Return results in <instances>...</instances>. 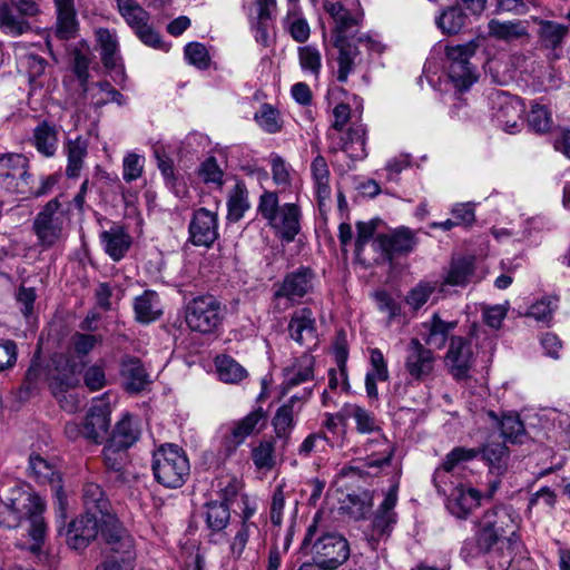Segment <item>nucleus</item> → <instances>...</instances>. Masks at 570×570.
I'll list each match as a JSON object with an SVG mask.
<instances>
[{
	"mask_svg": "<svg viewBox=\"0 0 570 570\" xmlns=\"http://www.w3.org/2000/svg\"><path fill=\"white\" fill-rule=\"evenodd\" d=\"M337 417L353 419L360 434L372 435L364 443V450L370 452L367 458L355 464L343 466L340 470V475L361 479L379 475L383 468L391 464L394 446L383 434L375 415L357 404L346 403L341 409Z\"/></svg>",
	"mask_w": 570,
	"mask_h": 570,
	"instance_id": "f257e3e1",
	"label": "nucleus"
},
{
	"mask_svg": "<svg viewBox=\"0 0 570 570\" xmlns=\"http://www.w3.org/2000/svg\"><path fill=\"white\" fill-rule=\"evenodd\" d=\"M521 521L511 505L501 504L485 510L478 520L474 538L464 541L461 554L465 559L474 558L489 553L500 542L512 544L519 539Z\"/></svg>",
	"mask_w": 570,
	"mask_h": 570,
	"instance_id": "f03ea898",
	"label": "nucleus"
},
{
	"mask_svg": "<svg viewBox=\"0 0 570 570\" xmlns=\"http://www.w3.org/2000/svg\"><path fill=\"white\" fill-rule=\"evenodd\" d=\"M318 514L308 525L302 548L308 549L313 561L325 570H333L343 564L350 557L347 540L337 532H318Z\"/></svg>",
	"mask_w": 570,
	"mask_h": 570,
	"instance_id": "7ed1b4c3",
	"label": "nucleus"
},
{
	"mask_svg": "<svg viewBox=\"0 0 570 570\" xmlns=\"http://www.w3.org/2000/svg\"><path fill=\"white\" fill-rule=\"evenodd\" d=\"M85 366L86 361H77L67 354H56L48 367L49 387L60 406L68 412H75L78 409L76 397L68 392L78 386L79 374Z\"/></svg>",
	"mask_w": 570,
	"mask_h": 570,
	"instance_id": "20e7f679",
	"label": "nucleus"
},
{
	"mask_svg": "<svg viewBox=\"0 0 570 570\" xmlns=\"http://www.w3.org/2000/svg\"><path fill=\"white\" fill-rule=\"evenodd\" d=\"M32 233L41 250H49L65 244L69 235V218L58 198L43 205L32 220Z\"/></svg>",
	"mask_w": 570,
	"mask_h": 570,
	"instance_id": "39448f33",
	"label": "nucleus"
},
{
	"mask_svg": "<svg viewBox=\"0 0 570 570\" xmlns=\"http://www.w3.org/2000/svg\"><path fill=\"white\" fill-rule=\"evenodd\" d=\"M151 469L158 483L176 489L185 483L190 465L181 448L175 444H163L153 453Z\"/></svg>",
	"mask_w": 570,
	"mask_h": 570,
	"instance_id": "423d86ee",
	"label": "nucleus"
},
{
	"mask_svg": "<svg viewBox=\"0 0 570 570\" xmlns=\"http://www.w3.org/2000/svg\"><path fill=\"white\" fill-rule=\"evenodd\" d=\"M481 39L472 38L463 43L446 46L449 78L459 90L469 89L478 80V72L471 60L481 47Z\"/></svg>",
	"mask_w": 570,
	"mask_h": 570,
	"instance_id": "0eeeda50",
	"label": "nucleus"
},
{
	"mask_svg": "<svg viewBox=\"0 0 570 570\" xmlns=\"http://www.w3.org/2000/svg\"><path fill=\"white\" fill-rule=\"evenodd\" d=\"M315 278V273L309 267H298L287 273L282 282L274 284L275 309L284 312L313 293Z\"/></svg>",
	"mask_w": 570,
	"mask_h": 570,
	"instance_id": "6e6552de",
	"label": "nucleus"
},
{
	"mask_svg": "<svg viewBox=\"0 0 570 570\" xmlns=\"http://www.w3.org/2000/svg\"><path fill=\"white\" fill-rule=\"evenodd\" d=\"M224 308L213 295L193 298L186 306L185 321L189 330L200 334L214 333L222 324Z\"/></svg>",
	"mask_w": 570,
	"mask_h": 570,
	"instance_id": "1a4fd4ad",
	"label": "nucleus"
},
{
	"mask_svg": "<svg viewBox=\"0 0 570 570\" xmlns=\"http://www.w3.org/2000/svg\"><path fill=\"white\" fill-rule=\"evenodd\" d=\"M29 474L39 484H48L55 494L57 517L63 523L67 518V498L62 490L61 476L56 466L39 454L29 458Z\"/></svg>",
	"mask_w": 570,
	"mask_h": 570,
	"instance_id": "9d476101",
	"label": "nucleus"
},
{
	"mask_svg": "<svg viewBox=\"0 0 570 570\" xmlns=\"http://www.w3.org/2000/svg\"><path fill=\"white\" fill-rule=\"evenodd\" d=\"M266 424V414L258 407L246 416L233 421L222 438V446L226 455H232L245 440L258 433Z\"/></svg>",
	"mask_w": 570,
	"mask_h": 570,
	"instance_id": "9b49d317",
	"label": "nucleus"
},
{
	"mask_svg": "<svg viewBox=\"0 0 570 570\" xmlns=\"http://www.w3.org/2000/svg\"><path fill=\"white\" fill-rule=\"evenodd\" d=\"M444 363L455 380H466L475 363V351L471 338L451 336Z\"/></svg>",
	"mask_w": 570,
	"mask_h": 570,
	"instance_id": "f8f14e48",
	"label": "nucleus"
},
{
	"mask_svg": "<svg viewBox=\"0 0 570 570\" xmlns=\"http://www.w3.org/2000/svg\"><path fill=\"white\" fill-rule=\"evenodd\" d=\"M372 246L380 253L376 262H392L394 255H407L415 248V233L407 227H400L387 234H379Z\"/></svg>",
	"mask_w": 570,
	"mask_h": 570,
	"instance_id": "ddd939ff",
	"label": "nucleus"
},
{
	"mask_svg": "<svg viewBox=\"0 0 570 570\" xmlns=\"http://www.w3.org/2000/svg\"><path fill=\"white\" fill-rule=\"evenodd\" d=\"M493 119L499 127L509 134H513L522 126L524 105L515 96L508 92H497L492 98Z\"/></svg>",
	"mask_w": 570,
	"mask_h": 570,
	"instance_id": "4468645a",
	"label": "nucleus"
},
{
	"mask_svg": "<svg viewBox=\"0 0 570 570\" xmlns=\"http://www.w3.org/2000/svg\"><path fill=\"white\" fill-rule=\"evenodd\" d=\"M8 3L0 4V29L4 33H28L29 23L22 16H33L38 12V4L35 0H10Z\"/></svg>",
	"mask_w": 570,
	"mask_h": 570,
	"instance_id": "2eb2a0df",
	"label": "nucleus"
},
{
	"mask_svg": "<svg viewBox=\"0 0 570 570\" xmlns=\"http://www.w3.org/2000/svg\"><path fill=\"white\" fill-rule=\"evenodd\" d=\"M436 356L431 348L425 347L419 338H412L406 350L404 367L410 377L423 382L432 376Z\"/></svg>",
	"mask_w": 570,
	"mask_h": 570,
	"instance_id": "dca6fc26",
	"label": "nucleus"
},
{
	"mask_svg": "<svg viewBox=\"0 0 570 570\" xmlns=\"http://www.w3.org/2000/svg\"><path fill=\"white\" fill-rule=\"evenodd\" d=\"M99 530H102L101 517L85 512L68 524L66 542L71 549L82 550L96 539Z\"/></svg>",
	"mask_w": 570,
	"mask_h": 570,
	"instance_id": "f3484780",
	"label": "nucleus"
},
{
	"mask_svg": "<svg viewBox=\"0 0 570 570\" xmlns=\"http://www.w3.org/2000/svg\"><path fill=\"white\" fill-rule=\"evenodd\" d=\"M6 507L11 518L8 525L18 527L26 513L45 511L46 505L38 494L29 492L23 487L16 485L6 498Z\"/></svg>",
	"mask_w": 570,
	"mask_h": 570,
	"instance_id": "a211bd4d",
	"label": "nucleus"
},
{
	"mask_svg": "<svg viewBox=\"0 0 570 570\" xmlns=\"http://www.w3.org/2000/svg\"><path fill=\"white\" fill-rule=\"evenodd\" d=\"M287 331L289 337L301 346H316L318 342L316 318L313 311L307 307L295 309L289 318Z\"/></svg>",
	"mask_w": 570,
	"mask_h": 570,
	"instance_id": "6ab92c4d",
	"label": "nucleus"
},
{
	"mask_svg": "<svg viewBox=\"0 0 570 570\" xmlns=\"http://www.w3.org/2000/svg\"><path fill=\"white\" fill-rule=\"evenodd\" d=\"M101 535L109 547L110 556L127 559L130 554L131 559L136 560L134 539L116 517H107L104 520Z\"/></svg>",
	"mask_w": 570,
	"mask_h": 570,
	"instance_id": "aec40b11",
	"label": "nucleus"
},
{
	"mask_svg": "<svg viewBox=\"0 0 570 570\" xmlns=\"http://www.w3.org/2000/svg\"><path fill=\"white\" fill-rule=\"evenodd\" d=\"M189 239L196 246L209 247L218 237V219L214 212L204 207L194 212L188 227Z\"/></svg>",
	"mask_w": 570,
	"mask_h": 570,
	"instance_id": "412c9836",
	"label": "nucleus"
},
{
	"mask_svg": "<svg viewBox=\"0 0 570 570\" xmlns=\"http://www.w3.org/2000/svg\"><path fill=\"white\" fill-rule=\"evenodd\" d=\"M110 406L99 400L89 409L83 422V436L95 443H102L109 435Z\"/></svg>",
	"mask_w": 570,
	"mask_h": 570,
	"instance_id": "4be33fe9",
	"label": "nucleus"
},
{
	"mask_svg": "<svg viewBox=\"0 0 570 570\" xmlns=\"http://www.w3.org/2000/svg\"><path fill=\"white\" fill-rule=\"evenodd\" d=\"M458 326L456 321H444L439 313H434L430 320L421 324V335L425 345L435 350L445 346L449 334Z\"/></svg>",
	"mask_w": 570,
	"mask_h": 570,
	"instance_id": "5701e85b",
	"label": "nucleus"
},
{
	"mask_svg": "<svg viewBox=\"0 0 570 570\" xmlns=\"http://www.w3.org/2000/svg\"><path fill=\"white\" fill-rule=\"evenodd\" d=\"M299 209L295 204H284L267 223L286 242H292L299 232Z\"/></svg>",
	"mask_w": 570,
	"mask_h": 570,
	"instance_id": "b1692460",
	"label": "nucleus"
},
{
	"mask_svg": "<svg viewBox=\"0 0 570 570\" xmlns=\"http://www.w3.org/2000/svg\"><path fill=\"white\" fill-rule=\"evenodd\" d=\"M481 500L480 492L474 488L456 487L448 499L449 511L459 519H465Z\"/></svg>",
	"mask_w": 570,
	"mask_h": 570,
	"instance_id": "393cba45",
	"label": "nucleus"
},
{
	"mask_svg": "<svg viewBox=\"0 0 570 570\" xmlns=\"http://www.w3.org/2000/svg\"><path fill=\"white\" fill-rule=\"evenodd\" d=\"M354 38H335L334 48L337 50V71L336 78L340 82H345L355 69L360 51L356 43L352 42Z\"/></svg>",
	"mask_w": 570,
	"mask_h": 570,
	"instance_id": "a878e982",
	"label": "nucleus"
},
{
	"mask_svg": "<svg viewBox=\"0 0 570 570\" xmlns=\"http://www.w3.org/2000/svg\"><path fill=\"white\" fill-rule=\"evenodd\" d=\"M106 254L115 262L125 257L131 246V237L124 227L115 225L100 234Z\"/></svg>",
	"mask_w": 570,
	"mask_h": 570,
	"instance_id": "bb28decb",
	"label": "nucleus"
},
{
	"mask_svg": "<svg viewBox=\"0 0 570 570\" xmlns=\"http://www.w3.org/2000/svg\"><path fill=\"white\" fill-rule=\"evenodd\" d=\"M314 356L304 353L297 357L292 365L284 370V390L288 391L302 383L312 381L314 377Z\"/></svg>",
	"mask_w": 570,
	"mask_h": 570,
	"instance_id": "cd10ccee",
	"label": "nucleus"
},
{
	"mask_svg": "<svg viewBox=\"0 0 570 570\" xmlns=\"http://www.w3.org/2000/svg\"><path fill=\"white\" fill-rule=\"evenodd\" d=\"M478 453L479 452L475 449H466L462 446L454 448L450 453H448L441 468L434 473L433 481L438 492L446 494V489L442 485L443 479L446 474L454 471L461 463L473 460Z\"/></svg>",
	"mask_w": 570,
	"mask_h": 570,
	"instance_id": "c85d7f7f",
	"label": "nucleus"
},
{
	"mask_svg": "<svg viewBox=\"0 0 570 570\" xmlns=\"http://www.w3.org/2000/svg\"><path fill=\"white\" fill-rule=\"evenodd\" d=\"M135 320L141 324L157 321L163 314L159 295L147 289L134 299Z\"/></svg>",
	"mask_w": 570,
	"mask_h": 570,
	"instance_id": "c756f323",
	"label": "nucleus"
},
{
	"mask_svg": "<svg viewBox=\"0 0 570 570\" xmlns=\"http://www.w3.org/2000/svg\"><path fill=\"white\" fill-rule=\"evenodd\" d=\"M263 541L261 529L256 523L240 522L229 544L230 553L233 557L239 559L243 557L247 547L254 549L255 546H261Z\"/></svg>",
	"mask_w": 570,
	"mask_h": 570,
	"instance_id": "7c9ffc66",
	"label": "nucleus"
},
{
	"mask_svg": "<svg viewBox=\"0 0 570 570\" xmlns=\"http://www.w3.org/2000/svg\"><path fill=\"white\" fill-rule=\"evenodd\" d=\"M117 7L125 21L134 29L137 36L148 35L149 14L135 0H116Z\"/></svg>",
	"mask_w": 570,
	"mask_h": 570,
	"instance_id": "2f4dec72",
	"label": "nucleus"
},
{
	"mask_svg": "<svg viewBox=\"0 0 570 570\" xmlns=\"http://www.w3.org/2000/svg\"><path fill=\"white\" fill-rule=\"evenodd\" d=\"M82 502L85 512L97 513L101 517V522L107 517H115L109 513V501L106 498L101 487L95 482H87L82 489Z\"/></svg>",
	"mask_w": 570,
	"mask_h": 570,
	"instance_id": "473e14b6",
	"label": "nucleus"
},
{
	"mask_svg": "<svg viewBox=\"0 0 570 570\" xmlns=\"http://www.w3.org/2000/svg\"><path fill=\"white\" fill-rule=\"evenodd\" d=\"M474 267L471 258L461 257L453 259L445 277L440 283V293L445 292V286H465L473 275Z\"/></svg>",
	"mask_w": 570,
	"mask_h": 570,
	"instance_id": "72a5a7b5",
	"label": "nucleus"
},
{
	"mask_svg": "<svg viewBox=\"0 0 570 570\" xmlns=\"http://www.w3.org/2000/svg\"><path fill=\"white\" fill-rule=\"evenodd\" d=\"M397 502L396 488H391L386 493L383 502L379 507L373 520V527L380 534H385L396 522L394 508Z\"/></svg>",
	"mask_w": 570,
	"mask_h": 570,
	"instance_id": "f704fd0d",
	"label": "nucleus"
},
{
	"mask_svg": "<svg viewBox=\"0 0 570 570\" xmlns=\"http://www.w3.org/2000/svg\"><path fill=\"white\" fill-rule=\"evenodd\" d=\"M67 167L66 176L68 178H77L85 165L88 154V142L82 137H77L66 144Z\"/></svg>",
	"mask_w": 570,
	"mask_h": 570,
	"instance_id": "c9c22d12",
	"label": "nucleus"
},
{
	"mask_svg": "<svg viewBox=\"0 0 570 570\" xmlns=\"http://www.w3.org/2000/svg\"><path fill=\"white\" fill-rule=\"evenodd\" d=\"M120 373L126 389L130 392H140L148 383V375L137 358L124 360Z\"/></svg>",
	"mask_w": 570,
	"mask_h": 570,
	"instance_id": "e433bc0d",
	"label": "nucleus"
},
{
	"mask_svg": "<svg viewBox=\"0 0 570 570\" xmlns=\"http://www.w3.org/2000/svg\"><path fill=\"white\" fill-rule=\"evenodd\" d=\"M215 366L222 382L237 384L247 377L246 368L229 355H218L215 358Z\"/></svg>",
	"mask_w": 570,
	"mask_h": 570,
	"instance_id": "4c0bfd02",
	"label": "nucleus"
},
{
	"mask_svg": "<svg viewBox=\"0 0 570 570\" xmlns=\"http://www.w3.org/2000/svg\"><path fill=\"white\" fill-rule=\"evenodd\" d=\"M318 204H324L331 197L330 169L323 156H316L311 165Z\"/></svg>",
	"mask_w": 570,
	"mask_h": 570,
	"instance_id": "58836bf2",
	"label": "nucleus"
},
{
	"mask_svg": "<svg viewBox=\"0 0 570 570\" xmlns=\"http://www.w3.org/2000/svg\"><path fill=\"white\" fill-rule=\"evenodd\" d=\"M140 436L139 422L132 415L126 414L117 423L111 436V441L121 448H130Z\"/></svg>",
	"mask_w": 570,
	"mask_h": 570,
	"instance_id": "ea45409f",
	"label": "nucleus"
},
{
	"mask_svg": "<svg viewBox=\"0 0 570 570\" xmlns=\"http://www.w3.org/2000/svg\"><path fill=\"white\" fill-rule=\"evenodd\" d=\"M227 219L229 222H238L249 209L248 191L244 183L238 181L230 190L227 200Z\"/></svg>",
	"mask_w": 570,
	"mask_h": 570,
	"instance_id": "a19ab883",
	"label": "nucleus"
},
{
	"mask_svg": "<svg viewBox=\"0 0 570 570\" xmlns=\"http://www.w3.org/2000/svg\"><path fill=\"white\" fill-rule=\"evenodd\" d=\"M102 341L100 335L85 334L76 332L71 335L68 343V356L75 357L77 361L83 358Z\"/></svg>",
	"mask_w": 570,
	"mask_h": 570,
	"instance_id": "79ce46f5",
	"label": "nucleus"
},
{
	"mask_svg": "<svg viewBox=\"0 0 570 570\" xmlns=\"http://www.w3.org/2000/svg\"><path fill=\"white\" fill-rule=\"evenodd\" d=\"M33 142L37 150L46 157H51L57 150V131L47 122L36 127L33 131Z\"/></svg>",
	"mask_w": 570,
	"mask_h": 570,
	"instance_id": "37998d69",
	"label": "nucleus"
},
{
	"mask_svg": "<svg viewBox=\"0 0 570 570\" xmlns=\"http://www.w3.org/2000/svg\"><path fill=\"white\" fill-rule=\"evenodd\" d=\"M299 411L301 406L294 409L293 404H284L277 410L273 419V425L277 438L284 440L288 439L294 428V416L298 414Z\"/></svg>",
	"mask_w": 570,
	"mask_h": 570,
	"instance_id": "c03bdc74",
	"label": "nucleus"
},
{
	"mask_svg": "<svg viewBox=\"0 0 570 570\" xmlns=\"http://www.w3.org/2000/svg\"><path fill=\"white\" fill-rule=\"evenodd\" d=\"M57 7V27L61 35H70L77 31V19L72 0H55Z\"/></svg>",
	"mask_w": 570,
	"mask_h": 570,
	"instance_id": "a18cd8bd",
	"label": "nucleus"
},
{
	"mask_svg": "<svg viewBox=\"0 0 570 570\" xmlns=\"http://www.w3.org/2000/svg\"><path fill=\"white\" fill-rule=\"evenodd\" d=\"M206 523L213 531L224 530L230 520L229 507L226 503L213 501L206 504Z\"/></svg>",
	"mask_w": 570,
	"mask_h": 570,
	"instance_id": "49530a36",
	"label": "nucleus"
},
{
	"mask_svg": "<svg viewBox=\"0 0 570 570\" xmlns=\"http://www.w3.org/2000/svg\"><path fill=\"white\" fill-rule=\"evenodd\" d=\"M28 159L20 154L0 155V181L4 185L17 178L20 169L28 168Z\"/></svg>",
	"mask_w": 570,
	"mask_h": 570,
	"instance_id": "de8ad7c7",
	"label": "nucleus"
},
{
	"mask_svg": "<svg viewBox=\"0 0 570 570\" xmlns=\"http://www.w3.org/2000/svg\"><path fill=\"white\" fill-rule=\"evenodd\" d=\"M466 21V16L460 8L452 7L446 9L436 19V24L443 33L454 36L461 32Z\"/></svg>",
	"mask_w": 570,
	"mask_h": 570,
	"instance_id": "09e8293b",
	"label": "nucleus"
},
{
	"mask_svg": "<svg viewBox=\"0 0 570 570\" xmlns=\"http://www.w3.org/2000/svg\"><path fill=\"white\" fill-rule=\"evenodd\" d=\"M436 289L440 291L439 281H422L409 292L405 301L413 309H420Z\"/></svg>",
	"mask_w": 570,
	"mask_h": 570,
	"instance_id": "8fccbe9b",
	"label": "nucleus"
},
{
	"mask_svg": "<svg viewBox=\"0 0 570 570\" xmlns=\"http://www.w3.org/2000/svg\"><path fill=\"white\" fill-rule=\"evenodd\" d=\"M528 125L535 132H547L553 125V119L547 106L534 102L528 115Z\"/></svg>",
	"mask_w": 570,
	"mask_h": 570,
	"instance_id": "3c124183",
	"label": "nucleus"
},
{
	"mask_svg": "<svg viewBox=\"0 0 570 570\" xmlns=\"http://www.w3.org/2000/svg\"><path fill=\"white\" fill-rule=\"evenodd\" d=\"M127 449L110 440L102 450L105 465L116 472L122 471L128 460Z\"/></svg>",
	"mask_w": 570,
	"mask_h": 570,
	"instance_id": "603ef678",
	"label": "nucleus"
},
{
	"mask_svg": "<svg viewBox=\"0 0 570 570\" xmlns=\"http://www.w3.org/2000/svg\"><path fill=\"white\" fill-rule=\"evenodd\" d=\"M42 512L43 511H35L23 515V518L30 520L29 535L33 540V543L30 546V551L35 554H38L41 551V543L47 531L46 522L41 515Z\"/></svg>",
	"mask_w": 570,
	"mask_h": 570,
	"instance_id": "864d4df0",
	"label": "nucleus"
},
{
	"mask_svg": "<svg viewBox=\"0 0 570 570\" xmlns=\"http://www.w3.org/2000/svg\"><path fill=\"white\" fill-rule=\"evenodd\" d=\"M101 60L107 69L122 72L116 38H99Z\"/></svg>",
	"mask_w": 570,
	"mask_h": 570,
	"instance_id": "5fc2aeb1",
	"label": "nucleus"
},
{
	"mask_svg": "<svg viewBox=\"0 0 570 570\" xmlns=\"http://www.w3.org/2000/svg\"><path fill=\"white\" fill-rule=\"evenodd\" d=\"M254 118L259 127L266 132L275 134L282 128L278 111L268 104L262 105Z\"/></svg>",
	"mask_w": 570,
	"mask_h": 570,
	"instance_id": "6e6d98bb",
	"label": "nucleus"
},
{
	"mask_svg": "<svg viewBox=\"0 0 570 570\" xmlns=\"http://www.w3.org/2000/svg\"><path fill=\"white\" fill-rule=\"evenodd\" d=\"M275 449L272 441H262L252 450L254 465L259 470H272L275 465Z\"/></svg>",
	"mask_w": 570,
	"mask_h": 570,
	"instance_id": "4d7b16f0",
	"label": "nucleus"
},
{
	"mask_svg": "<svg viewBox=\"0 0 570 570\" xmlns=\"http://www.w3.org/2000/svg\"><path fill=\"white\" fill-rule=\"evenodd\" d=\"M343 149L353 157H365V130L362 126L348 129L346 140L343 144Z\"/></svg>",
	"mask_w": 570,
	"mask_h": 570,
	"instance_id": "13d9d810",
	"label": "nucleus"
},
{
	"mask_svg": "<svg viewBox=\"0 0 570 570\" xmlns=\"http://www.w3.org/2000/svg\"><path fill=\"white\" fill-rule=\"evenodd\" d=\"M145 167V157L137 153H128L122 159V178L126 183H131L142 176Z\"/></svg>",
	"mask_w": 570,
	"mask_h": 570,
	"instance_id": "bf43d9fd",
	"label": "nucleus"
},
{
	"mask_svg": "<svg viewBox=\"0 0 570 570\" xmlns=\"http://www.w3.org/2000/svg\"><path fill=\"white\" fill-rule=\"evenodd\" d=\"M242 491L243 482L235 476H228L219 481L220 502L226 503L228 507L238 502V498L240 499V495L244 494Z\"/></svg>",
	"mask_w": 570,
	"mask_h": 570,
	"instance_id": "052dcab7",
	"label": "nucleus"
},
{
	"mask_svg": "<svg viewBox=\"0 0 570 570\" xmlns=\"http://www.w3.org/2000/svg\"><path fill=\"white\" fill-rule=\"evenodd\" d=\"M284 23L291 36H309V24L298 7L288 9Z\"/></svg>",
	"mask_w": 570,
	"mask_h": 570,
	"instance_id": "680f3d73",
	"label": "nucleus"
},
{
	"mask_svg": "<svg viewBox=\"0 0 570 570\" xmlns=\"http://www.w3.org/2000/svg\"><path fill=\"white\" fill-rule=\"evenodd\" d=\"M83 370V383L90 391H99L107 385L104 362L95 363Z\"/></svg>",
	"mask_w": 570,
	"mask_h": 570,
	"instance_id": "e2e57ef3",
	"label": "nucleus"
},
{
	"mask_svg": "<svg viewBox=\"0 0 570 570\" xmlns=\"http://www.w3.org/2000/svg\"><path fill=\"white\" fill-rule=\"evenodd\" d=\"M556 307V301H553L552 298H543L541 301L533 303L529 307L525 316L532 317L537 322L547 325L552 320V314Z\"/></svg>",
	"mask_w": 570,
	"mask_h": 570,
	"instance_id": "0e129e2a",
	"label": "nucleus"
},
{
	"mask_svg": "<svg viewBox=\"0 0 570 570\" xmlns=\"http://www.w3.org/2000/svg\"><path fill=\"white\" fill-rule=\"evenodd\" d=\"M298 56L302 69L317 77L322 67L320 51L314 47L305 46L299 48Z\"/></svg>",
	"mask_w": 570,
	"mask_h": 570,
	"instance_id": "69168bd1",
	"label": "nucleus"
},
{
	"mask_svg": "<svg viewBox=\"0 0 570 570\" xmlns=\"http://www.w3.org/2000/svg\"><path fill=\"white\" fill-rule=\"evenodd\" d=\"M500 431L507 441L514 442L523 434L524 426L517 414H505L500 421Z\"/></svg>",
	"mask_w": 570,
	"mask_h": 570,
	"instance_id": "338daca9",
	"label": "nucleus"
},
{
	"mask_svg": "<svg viewBox=\"0 0 570 570\" xmlns=\"http://www.w3.org/2000/svg\"><path fill=\"white\" fill-rule=\"evenodd\" d=\"M357 237L355 240V256L358 261H365L363 257L364 247L373 237L376 229V222L371 220L367 223L358 222L356 224Z\"/></svg>",
	"mask_w": 570,
	"mask_h": 570,
	"instance_id": "774afa93",
	"label": "nucleus"
}]
</instances>
